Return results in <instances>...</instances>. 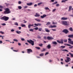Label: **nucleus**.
<instances>
[{
    "instance_id": "nucleus-1",
    "label": "nucleus",
    "mask_w": 73,
    "mask_h": 73,
    "mask_svg": "<svg viewBox=\"0 0 73 73\" xmlns=\"http://www.w3.org/2000/svg\"><path fill=\"white\" fill-rule=\"evenodd\" d=\"M5 10V11L3 12V14H9L11 12L10 10L8 8H6Z\"/></svg>"
},
{
    "instance_id": "nucleus-2",
    "label": "nucleus",
    "mask_w": 73,
    "mask_h": 73,
    "mask_svg": "<svg viewBox=\"0 0 73 73\" xmlns=\"http://www.w3.org/2000/svg\"><path fill=\"white\" fill-rule=\"evenodd\" d=\"M9 17L5 16H4L0 18L1 20H4L5 21H7L8 20V19H9Z\"/></svg>"
},
{
    "instance_id": "nucleus-3",
    "label": "nucleus",
    "mask_w": 73,
    "mask_h": 73,
    "mask_svg": "<svg viewBox=\"0 0 73 73\" xmlns=\"http://www.w3.org/2000/svg\"><path fill=\"white\" fill-rule=\"evenodd\" d=\"M27 42H29V44H31L32 46H33V45H34L35 42L31 40L30 39L29 40H27Z\"/></svg>"
},
{
    "instance_id": "nucleus-4",
    "label": "nucleus",
    "mask_w": 73,
    "mask_h": 73,
    "mask_svg": "<svg viewBox=\"0 0 73 73\" xmlns=\"http://www.w3.org/2000/svg\"><path fill=\"white\" fill-rule=\"evenodd\" d=\"M66 60H65V62H70V61H71V59L69 57H66Z\"/></svg>"
},
{
    "instance_id": "nucleus-5",
    "label": "nucleus",
    "mask_w": 73,
    "mask_h": 73,
    "mask_svg": "<svg viewBox=\"0 0 73 73\" xmlns=\"http://www.w3.org/2000/svg\"><path fill=\"white\" fill-rule=\"evenodd\" d=\"M68 44H71L72 45H73V41H72V39H71L70 38H68Z\"/></svg>"
},
{
    "instance_id": "nucleus-6",
    "label": "nucleus",
    "mask_w": 73,
    "mask_h": 73,
    "mask_svg": "<svg viewBox=\"0 0 73 73\" xmlns=\"http://www.w3.org/2000/svg\"><path fill=\"white\" fill-rule=\"evenodd\" d=\"M27 53H28V54H30L32 52V50L31 48L27 49Z\"/></svg>"
},
{
    "instance_id": "nucleus-7",
    "label": "nucleus",
    "mask_w": 73,
    "mask_h": 73,
    "mask_svg": "<svg viewBox=\"0 0 73 73\" xmlns=\"http://www.w3.org/2000/svg\"><path fill=\"white\" fill-rule=\"evenodd\" d=\"M62 23L63 25H68V24L67 23V22L66 21H62Z\"/></svg>"
},
{
    "instance_id": "nucleus-8",
    "label": "nucleus",
    "mask_w": 73,
    "mask_h": 73,
    "mask_svg": "<svg viewBox=\"0 0 73 73\" xmlns=\"http://www.w3.org/2000/svg\"><path fill=\"white\" fill-rule=\"evenodd\" d=\"M63 32L64 33H68V32H69V31H68V30L67 29H64L63 30Z\"/></svg>"
},
{
    "instance_id": "nucleus-9",
    "label": "nucleus",
    "mask_w": 73,
    "mask_h": 73,
    "mask_svg": "<svg viewBox=\"0 0 73 73\" xmlns=\"http://www.w3.org/2000/svg\"><path fill=\"white\" fill-rule=\"evenodd\" d=\"M71 10H73V8H72V6H70L69 7V9H68V11L69 12H70V11H71Z\"/></svg>"
},
{
    "instance_id": "nucleus-10",
    "label": "nucleus",
    "mask_w": 73,
    "mask_h": 73,
    "mask_svg": "<svg viewBox=\"0 0 73 73\" xmlns=\"http://www.w3.org/2000/svg\"><path fill=\"white\" fill-rule=\"evenodd\" d=\"M47 39H48V40H53L54 38H53L51 36H48L47 37Z\"/></svg>"
},
{
    "instance_id": "nucleus-11",
    "label": "nucleus",
    "mask_w": 73,
    "mask_h": 73,
    "mask_svg": "<svg viewBox=\"0 0 73 73\" xmlns=\"http://www.w3.org/2000/svg\"><path fill=\"white\" fill-rule=\"evenodd\" d=\"M32 4H33V3L32 2L27 3V5H28V6H31L32 5Z\"/></svg>"
},
{
    "instance_id": "nucleus-12",
    "label": "nucleus",
    "mask_w": 73,
    "mask_h": 73,
    "mask_svg": "<svg viewBox=\"0 0 73 73\" xmlns=\"http://www.w3.org/2000/svg\"><path fill=\"white\" fill-rule=\"evenodd\" d=\"M57 41L58 43H60V44H63V40H61V42L59 41V40H57Z\"/></svg>"
},
{
    "instance_id": "nucleus-13",
    "label": "nucleus",
    "mask_w": 73,
    "mask_h": 73,
    "mask_svg": "<svg viewBox=\"0 0 73 73\" xmlns=\"http://www.w3.org/2000/svg\"><path fill=\"white\" fill-rule=\"evenodd\" d=\"M35 17H40V15L39 14H38V13H36V15H35Z\"/></svg>"
},
{
    "instance_id": "nucleus-14",
    "label": "nucleus",
    "mask_w": 73,
    "mask_h": 73,
    "mask_svg": "<svg viewBox=\"0 0 73 73\" xmlns=\"http://www.w3.org/2000/svg\"><path fill=\"white\" fill-rule=\"evenodd\" d=\"M34 25H35V26H37V27H38V25L39 26H40V25H41V24L40 23H38V24L35 23L34 24Z\"/></svg>"
},
{
    "instance_id": "nucleus-15",
    "label": "nucleus",
    "mask_w": 73,
    "mask_h": 73,
    "mask_svg": "<svg viewBox=\"0 0 73 73\" xmlns=\"http://www.w3.org/2000/svg\"><path fill=\"white\" fill-rule=\"evenodd\" d=\"M46 16V15H44L42 16H40V17L42 19H44V17H45Z\"/></svg>"
},
{
    "instance_id": "nucleus-16",
    "label": "nucleus",
    "mask_w": 73,
    "mask_h": 73,
    "mask_svg": "<svg viewBox=\"0 0 73 73\" xmlns=\"http://www.w3.org/2000/svg\"><path fill=\"white\" fill-rule=\"evenodd\" d=\"M60 48V49H63L65 48V46H61L60 47H59Z\"/></svg>"
},
{
    "instance_id": "nucleus-17",
    "label": "nucleus",
    "mask_w": 73,
    "mask_h": 73,
    "mask_svg": "<svg viewBox=\"0 0 73 73\" xmlns=\"http://www.w3.org/2000/svg\"><path fill=\"white\" fill-rule=\"evenodd\" d=\"M45 30L46 32H48V33L50 32V30H48V29L45 28Z\"/></svg>"
},
{
    "instance_id": "nucleus-18",
    "label": "nucleus",
    "mask_w": 73,
    "mask_h": 73,
    "mask_svg": "<svg viewBox=\"0 0 73 73\" xmlns=\"http://www.w3.org/2000/svg\"><path fill=\"white\" fill-rule=\"evenodd\" d=\"M16 32L17 33V34H19V35H20V33H21V32L19 31L18 30L16 31Z\"/></svg>"
},
{
    "instance_id": "nucleus-19",
    "label": "nucleus",
    "mask_w": 73,
    "mask_h": 73,
    "mask_svg": "<svg viewBox=\"0 0 73 73\" xmlns=\"http://www.w3.org/2000/svg\"><path fill=\"white\" fill-rule=\"evenodd\" d=\"M47 48L48 49H50V48H51V45L50 44H48L47 46Z\"/></svg>"
},
{
    "instance_id": "nucleus-20",
    "label": "nucleus",
    "mask_w": 73,
    "mask_h": 73,
    "mask_svg": "<svg viewBox=\"0 0 73 73\" xmlns=\"http://www.w3.org/2000/svg\"><path fill=\"white\" fill-rule=\"evenodd\" d=\"M68 19V18L62 17L61 19L63 20H66Z\"/></svg>"
},
{
    "instance_id": "nucleus-21",
    "label": "nucleus",
    "mask_w": 73,
    "mask_h": 73,
    "mask_svg": "<svg viewBox=\"0 0 73 73\" xmlns=\"http://www.w3.org/2000/svg\"><path fill=\"white\" fill-rule=\"evenodd\" d=\"M34 25L33 24L31 25L30 24L28 25V27L29 28H31V27H32V26H33Z\"/></svg>"
},
{
    "instance_id": "nucleus-22",
    "label": "nucleus",
    "mask_w": 73,
    "mask_h": 73,
    "mask_svg": "<svg viewBox=\"0 0 73 73\" xmlns=\"http://www.w3.org/2000/svg\"><path fill=\"white\" fill-rule=\"evenodd\" d=\"M52 44L54 45H57V43L56 41H53L52 42Z\"/></svg>"
},
{
    "instance_id": "nucleus-23",
    "label": "nucleus",
    "mask_w": 73,
    "mask_h": 73,
    "mask_svg": "<svg viewBox=\"0 0 73 73\" xmlns=\"http://www.w3.org/2000/svg\"><path fill=\"white\" fill-rule=\"evenodd\" d=\"M68 37H70L71 38L73 37V34L69 35H68Z\"/></svg>"
},
{
    "instance_id": "nucleus-24",
    "label": "nucleus",
    "mask_w": 73,
    "mask_h": 73,
    "mask_svg": "<svg viewBox=\"0 0 73 73\" xmlns=\"http://www.w3.org/2000/svg\"><path fill=\"white\" fill-rule=\"evenodd\" d=\"M69 30L70 31H71V32H73V29L72 27H70L69 29Z\"/></svg>"
},
{
    "instance_id": "nucleus-25",
    "label": "nucleus",
    "mask_w": 73,
    "mask_h": 73,
    "mask_svg": "<svg viewBox=\"0 0 73 73\" xmlns=\"http://www.w3.org/2000/svg\"><path fill=\"white\" fill-rule=\"evenodd\" d=\"M44 53H42L40 54L39 56L40 57H42V56H44Z\"/></svg>"
},
{
    "instance_id": "nucleus-26",
    "label": "nucleus",
    "mask_w": 73,
    "mask_h": 73,
    "mask_svg": "<svg viewBox=\"0 0 73 73\" xmlns=\"http://www.w3.org/2000/svg\"><path fill=\"white\" fill-rule=\"evenodd\" d=\"M21 26L22 27H26V25L24 24H21Z\"/></svg>"
},
{
    "instance_id": "nucleus-27",
    "label": "nucleus",
    "mask_w": 73,
    "mask_h": 73,
    "mask_svg": "<svg viewBox=\"0 0 73 73\" xmlns=\"http://www.w3.org/2000/svg\"><path fill=\"white\" fill-rule=\"evenodd\" d=\"M68 54H70V55L71 56V57H73V54H72L70 52H69L68 53Z\"/></svg>"
},
{
    "instance_id": "nucleus-28",
    "label": "nucleus",
    "mask_w": 73,
    "mask_h": 73,
    "mask_svg": "<svg viewBox=\"0 0 73 73\" xmlns=\"http://www.w3.org/2000/svg\"><path fill=\"white\" fill-rule=\"evenodd\" d=\"M62 51H64V52H68L69 51L66 49H63L62 50Z\"/></svg>"
},
{
    "instance_id": "nucleus-29",
    "label": "nucleus",
    "mask_w": 73,
    "mask_h": 73,
    "mask_svg": "<svg viewBox=\"0 0 73 73\" xmlns=\"http://www.w3.org/2000/svg\"><path fill=\"white\" fill-rule=\"evenodd\" d=\"M13 41H16V42H18V41H19V40H17V39H14Z\"/></svg>"
},
{
    "instance_id": "nucleus-30",
    "label": "nucleus",
    "mask_w": 73,
    "mask_h": 73,
    "mask_svg": "<svg viewBox=\"0 0 73 73\" xmlns=\"http://www.w3.org/2000/svg\"><path fill=\"white\" fill-rule=\"evenodd\" d=\"M42 28H40L38 29V30L39 31H40V32H41V31H42Z\"/></svg>"
},
{
    "instance_id": "nucleus-31",
    "label": "nucleus",
    "mask_w": 73,
    "mask_h": 73,
    "mask_svg": "<svg viewBox=\"0 0 73 73\" xmlns=\"http://www.w3.org/2000/svg\"><path fill=\"white\" fill-rule=\"evenodd\" d=\"M18 8L19 9H21V8H22V7L21 6H18Z\"/></svg>"
},
{
    "instance_id": "nucleus-32",
    "label": "nucleus",
    "mask_w": 73,
    "mask_h": 73,
    "mask_svg": "<svg viewBox=\"0 0 73 73\" xmlns=\"http://www.w3.org/2000/svg\"><path fill=\"white\" fill-rule=\"evenodd\" d=\"M35 20L38 21V22H40V19H35Z\"/></svg>"
},
{
    "instance_id": "nucleus-33",
    "label": "nucleus",
    "mask_w": 73,
    "mask_h": 73,
    "mask_svg": "<svg viewBox=\"0 0 73 73\" xmlns=\"http://www.w3.org/2000/svg\"><path fill=\"white\" fill-rule=\"evenodd\" d=\"M64 45H66L67 46H71V45L66 44H65Z\"/></svg>"
},
{
    "instance_id": "nucleus-34",
    "label": "nucleus",
    "mask_w": 73,
    "mask_h": 73,
    "mask_svg": "<svg viewBox=\"0 0 73 73\" xmlns=\"http://www.w3.org/2000/svg\"><path fill=\"white\" fill-rule=\"evenodd\" d=\"M44 9H45L46 10H49V8H48V7H45Z\"/></svg>"
},
{
    "instance_id": "nucleus-35",
    "label": "nucleus",
    "mask_w": 73,
    "mask_h": 73,
    "mask_svg": "<svg viewBox=\"0 0 73 73\" xmlns=\"http://www.w3.org/2000/svg\"><path fill=\"white\" fill-rule=\"evenodd\" d=\"M57 1H56L54 2V3H52V5H54V4H57Z\"/></svg>"
},
{
    "instance_id": "nucleus-36",
    "label": "nucleus",
    "mask_w": 73,
    "mask_h": 73,
    "mask_svg": "<svg viewBox=\"0 0 73 73\" xmlns=\"http://www.w3.org/2000/svg\"><path fill=\"white\" fill-rule=\"evenodd\" d=\"M15 25H17V26H18L19 25V24H18V23L17 22H15L14 24Z\"/></svg>"
},
{
    "instance_id": "nucleus-37",
    "label": "nucleus",
    "mask_w": 73,
    "mask_h": 73,
    "mask_svg": "<svg viewBox=\"0 0 73 73\" xmlns=\"http://www.w3.org/2000/svg\"><path fill=\"white\" fill-rule=\"evenodd\" d=\"M46 50V49L44 48H43L42 50H41V52H44Z\"/></svg>"
},
{
    "instance_id": "nucleus-38",
    "label": "nucleus",
    "mask_w": 73,
    "mask_h": 73,
    "mask_svg": "<svg viewBox=\"0 0 73 73\" xmlns=\"http://www.w3.org/2000/svg\"><path fill=\"white\" fill-rule=\"evenodd\" d=\"M49 24H50V22H48L46 24V25H49Z\"/></svg>"
},
{
    "instance_id": "nucleus-39",
    "label": "nucleus",
    "mask_w": 73,
    "mask_h": 73,
    "mask_svg": "<svg viewBox=\"0 0 73 73\" xmlns=\"http://www.w3.org/2000/svg\"><path fill=\"white\" fill-rule=\"evenodd\" d=\"M41 4H42V2H40L38 4V5H40Z\"/></svg>"
},
{
    "instance_id": "nucleus-40",
    "label": "nucleus",
    "mask_w": 73,
    "mask_h": 73,
    "mask_svg": "<svg viewBox=\"0 0 73 73\" xmlns=\"http://www.w3.org/2000/svg\"><path fill=\"white\" fill-rule=\"evenodd\" d=\"M73 47V46L71 45V46L69 47V49H72V48Z\"/></svg>"
},
{
    "instance_id": "nucleus-41",
    "label": "nucleus",
    "mask_w": 73,
    "mask_h": 73,
    "mask_svg": "<svg viewBox=\"0 0 73 73\" xmlns=\"http://www.w3.org/2000/svg\"><path fill=\"white\" fill-rule=\"evenodd\" d=\"M39 45L40 46L42 47V45H43V44H39Z\"/></svg>"
},
{
    "instance_id": "nucleus-42",
    "label": "nucleus",
    "mask_w": 73,
    "mask_h": 73,
    "mask_svg": "<svg viewBox=\"0 0 73 73\" xmlns=\"http://www.w3.org/2000/svg\"><path fill=\"white\" fill-rule=\"evenodd\" d=\"M29 31H31V32H33V29H30L29 30Z\"/></svg>"
},
{
    "instance_id": "nucleus-43",
    "label": "nucleus",
    "mask_w": 73,
    "mask_h": 73,
    "mask_svg": "<svg viewBox=\"0 0 73 73\" xmlns=\"http://www.w3.org/2000/svg\"><path fill=\"white\" fill-rule=\"evenodd\" d=\"M0 33L3 35V34H4V32H3L2 31H0Z\"/></svg>"
},
{
    "instance_id": "nucleus-44",
    "label": "nucleus",
    "mask_w": 73,
    "mask_h": 73,
    "mask_svg": "<svg viewBox=\"0 0 73 73\" xmlns=\"http://www.w3.org/2000/svg\"><path fill=\"white\" fill-rule=\"evenodd\" d=\"M63 41L65 42H67V39H65L63 40Z\"/></svg>"
},
{
    "instance_id": "nucleus-45",
    "label": "nucleus",
    "mask_w": 73,
    "mask_h": 73,
    "mask_svg": "<svg viewBox=\"0 0 73 73\" xmlns=\"http://www.w3.org/2000/svg\"><path fill=\"white\" fill-rule=\"evenodd\" d=\"M34 29H35V30H38V27H36V28H34Z\"/></svg>"
},
{
    "instance_id": "nucleus-46",
    "label": "nucleus",
    "mask_w": 73,
    "mask_h": 73,
    "mask_svg": "<svg viewBox=\"0 0 73 73\" xmlns=\"http://www.w3.org/2000/svg\"><path fill=\"white\" fill-rule=\"evenodd\" d=\"M35 48H36V49H40V48L37 47H35Z\"/></svg>"
},
{
    "instance_id": "nucleus-47",
    "label": "nucleus",
    "mask_w": 73,
    "mask_h": 73,
    "mask_svg": "<svg viewBox=\"0 0 73 73\" xmlns=\"http://www.w3.org/2000/svg\"><path fill=\"white\" fill-rule=\"evenodd\" d=\"M49 28H53V26L52 25H50V26L49 27Z\"/></svg>"
},
{
    "instance_id": "nucleus-48",
    "label": "nucleus",
    "mask_w": 73,
    "mask_h": 73,
    "mask_svg": "<svg viewBox=\"0 0 73 73\" xmlns=\"http://www.w3.org/2000/svg\"><path fill=\"white\" fill-rule=\"evenodd\" d=\"M11 31L12 32H15V30L13 29H12L11 30Z\"/></svg>"
},
{
    "instance_id": "nucleus-49",
    "label": "nucleus",
    "mask_w": 73,
    "mask_h": 73,
    "mask_svg": "<svg viewBox=\"0 0 73 73\" xmlns=\"http://www.w3.org/2000/svg\"><path fill=\"white\" fill-rule=\"evenodd\" d=\"M13 50L14 52H18V50Z\"/></svg>"
},
{
    "instance_id": "nucleus-50",
    "label": "nucleus",
    "mask_w": 73,
    "mask_h": 73,
    "mask_svg": "<svg viewBox=\"0 0 73 73\" xmlns=\"http://www.w3.org/2000/svg\"><path fill=\"white\" fill-rule=\"evenodd\" d=\"M49 54L48 52H46L45 54V56H46V55H47V54Z\"/></svg>"
},
{
    "instance_id": "nucleus-51",
    "label": "nucleus",
    "mask_w": 73,
    "mask_h": 73,
    "mask_svg": "<svg viewBox=\"0 0 73 73\" xmlns=\"http://www.w3.org/2000/svg\"><path fill=\"white\" fill-rule=\"evenodd\" d=\"M2 25H3V26H4L5 25H6V24L5 23H3L2 24Z\"/></svg>"
},
{
    "instance_id": "nucleus-52",
    "label": "nucleus",
    "mask_w": 73,
    "mask_h": 73,
    "mask_svg": "<svg viewBox=\"0 0 73 73\" xmlns=\"http://www.w3.org/2000/svg\"><path fill=\"white\" fill-rule=\"evenodd\" d=\"M21 41H25V39L24 38H21Z\"/></svg>"
},
{
    "instance_id": "nucleus-53",
    "label": "nucleus",
    "mask_w": 73,
    "mask_h": 73,
    "mask_svg": "<svg viewBox=\"0 0 73 73\" xmlns=\"http://www.w3.org/2000/svg\"><path fill=\"white\" fill-rule=\"evenodd\" d=\"M18 4H21V1H19L18 2Z\"/></svg>"
},
{
    "instance_id": "nucleus-54",
    "label": "nucleus",
    "mask_w": 73,
    "mask_h": 73,
    "mask_svg": "<svg viewBox=\"0 0 73 73\" xmlns=\"http://www.w3.org/2000/svg\"><path fill=\"white\" fill-rule=\"evenodd\" d=\"M37 38H41V37H40V36L38 35L37 36Z\"/></svg>"
},
{
    "instance_id": "nucleus-55",
    "label": "nucleus",
    "mask_w": 73,
    "mask_h": 73,
    "mask_svg": "<svg viewBox=\"0 0 73 73\" xmlns=\"http://www.w3.org/2000/svg\"><path fill=\"white\" fill-rule=\"evenodd\" d=\"M62 3H65V1L62 0L61 1Z\"/></svg>"
},
{
    "instance_id": "nucleus-56",
    "label": "nucleus",
    "mask_w": 73,
    "mask_h": 73,
    "mask_svg": "<svg viewBox=\"0 0 73 73\" xmlns=\"http://www.w3.org/2000/svg\"><path fill=\"white\" fill-rule=\"evenodd\" d=\"M18 45H19V46H21V43L19 42H18Z\"/></svg>"
},
{
    "instance_id": "nucleus-57",
    "label": "nucleus",
    "mask_w": 73,
    "mask_h": 73,
    "mask_svg": "<svg viewBox=\"0 0 73 73\" xmlns=\"http://www.w3.org/2000/svg\"><path fill=\"white\" fill-rule=\"evenodd\" d=\"M37 5L36 4H35L34 5V7H37Z\"/></svg>"
},
{
    "instance_id": "nucleus-58",
    "label": "nucleus",
    "mask_w": 73,
    "mask_h": 73,
    "mask_svg": "<svg viewBox=\"0 0 73 73\" xmlns=\"http://www.w3.org/2000/svg\"><path fill=\"white\" fill-rule=\"evenodd\" d=\"M3 6L0 5V8H3Z\"/></svg>"
},
{
    "instance_id": "nucleus-59",
    "label": "nucleus",
    "mask_w": 73,
    "mask_h": 73,
    "mask_svg": "<svg viewBox=\"0 0 73 73\" xmlns=\"http://www.w3.org/2000/svg\"><path fill=\"white\" fill-rule=\"evenodd\" d=\"M25 8H28V6H26L24 7Z\"/></svg>"
},
{
    "instance_id": "nucleus-60",
    "label": "nucleus",
    "mask_w": 73,
    "mask_h": 73,
    "mask_svg": "<svg viewBox=\"0 0 73 73\" xmlns=\"http://www.w3.org/2000/svg\"><path fill=\"white\" fill-rule=\"evenodd\" d=\"M53 28H56V27H57V26L55 25L53 26Z\"/></svg>"
},
{
    "instance_id": "nucleus-61",
    "label": "nucleus",
    "mask_w": 73,
    "mask_h": 73,
    "mask_svg": "<svg viewBox=\"0 0 73 73\" xmlns=\"http://www.w3.org/2000/svg\"><path fill=\"white\" fill-rule=\"evenodd\" d=\"M18 28H19V30H20V29H21V27H18Z\"/></svg>"
},
{
    "instance_id": "nucleus-62",
    "label": "nucleus",
    "mask_w": 73,
    "mask_h": 73,
    "mask_svg": "<svg viewBox=\"0 0 73 73\" xmlns=\"http://www.w3.org/2000/svg\"><path fill=\"white\" fill-rule=\"evenodd\" d=\"M56 11V9H54L52 11V12H55V11Z\"/></svg>"
},
{
    "instance_id": "nucleus-63",
    "label": "nucleus",
    "mask_w": 73,
    "mask_h": 73,
    "mask_svg": "<svg viewBox=\"0 0 73 73\" xmlns=\"http://www.w3.org/2000/svg\"><path fill=\"white\" fill-rule=\"evenodd\" d=\"M56 7H58V6H59V4H57L56 5Z\"/></svg>"
},
{
    "instance_id": "nucleus-64",
    "label": "nucleus",
    "mask_w": 73,
    "mask_h": 73,
    "mask_svg": "<svg viewBox=\"0 0 73 73\" xmlns=\"http://www.w3.org/2000/svg\"><path fill=\"white\" fill-rule=\"evenodd\" d=\"M44 39H45V40H46V36H44Z\"/></svg>"
}]
</instances>
